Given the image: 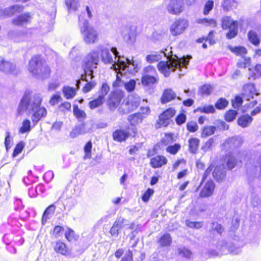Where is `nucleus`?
I'll list each match as a JSON object with an SVG mask.
<instances>
[{
	"instance_id": "obj_1",
	"label": "nucleus",
	"mask_w": 261,
	"mask_h": 261,
	"mask_svg": "<svg viewBox=\"0 0 261 261\" xmlns=\"http://www.w3.org/2000/svg\"><path fill=\"white\" fill-rule=\"evenodd\" d=\"M96 51L100 52L102 62L105 64H111V69L117 73L120 71L122 73H135L138 71V66L124 56H120L116 47L109 48L101 45L97 47Z\"/></svg>"
},
{
	"instance_id": "obj_2",
	"label": "nucleus",
	"mask_w": 261,
	"mask_h": 261,
	"mask_svg": "<svg viewBox=\"0 0 261 261\" xmlns=\"http://www.w3.org/2000/svg\"><path fill=\"white\" fill-rule=\"evenodd\" d=\"M42 98L40 94L30 95L25 94L19 102L17 108L18 115L23 113L27 115L32 114V120L35 124L47 114L45 108L41 107Z\"/></svg>"
},
{
	"instance_id": "obj_3",
	"label": "nucleus",
	"mask_w": 261,
	"mask_h": 261,
	"mask_svg": "<svg viewBox=\"0 0 261 261\" xmlns=\"http://www.w3.org/2000/svg\"><path fill=\"white\" fill-rule=\"evenodd\" d=\"M166 57L168 60L166 61H161L158 64L159 70L163 73L165 76H169L171 72L174 71L176 69H179L181 71L182 68H187V66L189 63V60H186L184 58H179L176 55H173L171 57L167 56L165 51H161L160 53H153L148 55L146 59L149 63H153L161 60L162 56Z\"/></svg>"
},
{
	"instance_id": "obj_4",
	"label": "nucleus",
	"mask_w": 261,
	"mask_h": 261,
	"mask_svg": "<svg viewBox=\"0 0 261 261\" xmlns=\"http://www.w3.org/2000/svg\"><path fill=\"white\" fill-rule=\"evenodd\" d=\"M99 62V53L95 49L92 50L86 55L83 60V67L85 74L81 75V79L76 81V86L79 88L81 81L88 82L87 76L90 77V80L93 77V69L96 68Z\"/></svg>"
},
{
	"instance_id": "obj_5",
	"label": "nucleus",
	"mask_w": 261,
	"mask_h": 261,
	"mask_svg": "<svg viewBox=\"0 0 261 261\" xmlns=\"http://www.w3.org/2000/svg\"><path fill=\"white\" fill-rule=\"evenodd\" d=\"M28 70L37 78L45 79L49 76L50 70L43 61L41 56L35 55L29 62Z\"/></svg>"
},
{
	"instance_id": "obj_6",
	"label": "nucleus",
	"mask_w": 261,
	"mask_h": 261,
	"mask_svg": "<svg viewBox=\"0 0 261 261\" xmlns=\"http://www.w3.org/2000/svg\"><path fill=\"white\" fill-rule=\"evenodd\" d=\"M81 33L85 42L94 44L98 41V33L96 29L89 25L87 20H82V16L79 17Z\"/></svg>"
},
{
	"instance_id": "obj_7",
	"label": "nucleus",
	"mask_w": 261,
	"mask_h": 261,
	"mask_svg": "<svg viewBox=\"0 0 261 261\" xmlns=\"http://www.w3.org/2000/svg\"><path fill=\"white\" fill-rule=\"evenodd\" d=\"M140 102V98L138 95H129L126 99L124 100L118 111L121 114L129 113L136 109Z\"/></svg>"
},
{
	"instance_id": "obj_8",
	"label": "nucleus",
	"mask_w": 261,
	"mask_h": 261,
	"mask_svg": "<svg viewBox=\"0 0 261 261\" xmlns=\"http://www.w3.org/2000/svg\"><path fill=\"white\" fill-rule=\"evenodd\" d=\"M159 77L154 67L148 66L144 69L142 76V84L144 86H150L157 83Z\"/></svg>"
},
{
	"instance_id": "obj_9",
	"label": "nucleus",
	"mask_w": 261,
	"mask_h": 261,
	"mask_svg": "<svg viewBox=\"0 0 261 261\" xmlns=\"http://www.w3.org/2000/svg\"><path fill=\"white\" fill-rule=\"evenodd\" d=\"M221 22L223 29H229L226 34L227 39H232L237 35L238 32L237 21L233 20L230 17L226 16L222 19Z\"/></svg>"
},
{
	"instance_id": "obj_10",
	"label": "nucleus",
	"mask_w": 261,
	"mask_h": 261,
	"mask_svg": "<svg viewBox=\"0 0 261 261\" xmlns=\"http://www.w3.org/2000/svg\"><path fill=\"white\" fill-rule=\"evenodd\" d=\"M136 72L132 73L127 72L125 73L121 74V72H120V71H118L117 72L116 80L113 83V87H118L124 86L125 89L128 92L133 91L135 88L136 82L134 80H130L129 82H124L123 80H121V76H122L123 75L127 76V73L134 74Z\"/></svg>"
},
{
	"instance_id": "obj_11",
	"label": "nucleus",
	"mask_w": 261,
	"mask_h": 261,
	"mask_svg": "<svg viewBox=\"0 0 261 261\" xmlns=\"http://www.w3.org/2000/svg\"><path fill=\"white\" fill-rule=\"evenodd\" d=\"M188 25V22L187 20L179 19L175 21L171 25V33L173 36L178 35L181 34Z\"/></svg>"
},
{
	"instance_id": "obj_12",
	"label": "nucleus",
	"mask_w": 261,
	"mask_h": 261,
	"mask_svg": "<svg viewBox=\"0 0 261 261\" xmlns=\"http://www.w3.org/2000/svg\"><path fill=\"white\" fill-rule=\"evenodd\" d=\"M217 248L220 250L222 253L226 254L230 252L233 254H237L241 252V249L239 247L234 245L233 244H228L223 241L219 242L217 246Z\"/></svg>"
},
{
	"instance_id": "obj_13",
	"label": "nucleus",
	"mask_w": 261,
	"mask_h": 261,
	"mask_svg": "<svg viewBox=\"0 0 261 261\" xmlns=\"http://www.w3.org/2000/svg\"><path fill=\"white\" fill-rule=\"evenodd\" d=\"M176 113V111L172 108H169L165 111L159 116V121L158 122L159 127L161 126H167L170 122V119Z\"/></svg>"
},
{
	"instance_id": "obj_14",
	"label": "nucleus",
	"mask_w": 261,
	"mask_h": 261,
	"mask_svg": "<svg viewBox=\"0 0 261 261\" xmlns=\"http://www.w3.org/2000/svg\"><path fill=\"white\" fill-rule=\"evenodd\" d=\"M128 221L122 217H118L110 230L112 236H118L121 228H123Z\"/></svg>"
},
{
	"instance_id": "obj_15",
	"label": "nucleus",
	"mask_w": 261,
	"mask_h": 261,
	"mask_svg": "<svg viewBox=\"0 0 261 261\" xmlns=\"http://www.w3.org/2000/svg\"><path fill=\"white\" fill-rule=\"evenodd\" d=\"M183 6L180 1L171 0L167 6V10L171 14L178 15L182 11Z\"/></svg>"
},
{
	"instance_id": "obj_16",
	"label": "nucleus",
	"mask_w": 261,
	"mask_h": 261,
	"mask_svg": "<svg viewBox=\"0 0 261 261\" xmlns=\"http://www.w3.org/2000/svg\"><path fill=\"white\" fill-rule=\"evenodd\" d=\"M91 132L90 128H87L85 123H82L76 125L70 133V137L74 138L80 135H83Z\"/></svg>"
},
{
	"instance_id": "obj_17",
	"label": "nucleus",
	"mask_w": 261,
	"mask_h": 261,
	"mask_svg": "<svg viewBox=\"0 0 261 261\" xmlns=\"http://www.w3.org/2000/svg\"><path fill=\"white\" fill-rule=\"evenodd\" d=\"M22 5H14L5 9L4 10L0 9V17L3 16H11L16 13H20L23 10Z\"/></svg>"
},
{
	"instance_id": "obj_18",
	"label": "nucleus",
	"mask_w": 261,
	"mask_h": 261,
	"mask_svg": "<svg viewBox=\"0 0 261 261\" xmlns=\"http://www.w3.org/2000/svg\"><path fill=\"white\" fill-rule=\"evenodd\" d=\"M31 19L32 16L29 13H25L14 18L12 22L14 25L22 26L30 23Z\"/></svg>"
},
{
	"instance_id": "obj_19",
	"label": "nucleus",
	"mask_w": 261,
	"mask_h": 261,
	"mask_svg": "<svg viewBox=\"0 0 261 261\" xmlns=\"http://www.w3.org/2000/svg\"><path fill=\"white\" fill-rule=\"evenodd\" d=\"M243 90L244 98L246 99L247 100H249L250 98H253L254 95H257L258 94V93L256 92L253 84L249 83L245 84L243 87Z\"/></svg>"
},
{
	"instance_id": "obj_20",
	"label": "nucleus",
	"mask_w": 261,
	"mask_h": 261,
	"mask_svg": "<svg viewBox=\"0 0 261 261\" xmlns=\"http://www.w3.org/2000/svg\"><path fill=\"white\" fill-rule=\"evenodd\" d=\"M15 69L16 66L14 64L0 57V71L7 73H14Z\"/></svg>"
},
{
	"instance_id": "obj_21",
	"label": "nucleus",
	"mask_w": 261,
	"mask_h": 261,
	"mask_svg": "<svg viewBox=\"0 0 261 261\" xmlns=\"http://www.w3.org/2000/svg\"><path fill=\"white\" fill-rule=\"evenodd\" d=\"M26 35L27 32L25 31L11 30L8 32V37L16 42L23 41Z\"/></svg>"
},
{
	"instance_id": "obj_22",
	"label": "nucleus",
	"mask_w": 261,
	"mask_h": 261,
	"mask_svg": "<svg viewBox=\"0 0 261 261\" xmlns=\"http://www.w3.org/2000/svg\"><path fill=\"white\" fill-rule=\"evenodd\" d=\"M214 188V182L212 180L208 181L206 182L203 188L202 189L200 194V196L202 197L210 196L213 194Z\"/></svg>"
},
{
	"instance_id": "obj_23",
	"label": "nucleus",
	"mask_w": 261,
	"mask_h": 261,
	"mask_svg": "<svg viewBox=\"0 0 261 261\" xmlns=\"http://www.w3.org/2000/svg\"><path fill=\"white\" fill-rule=\"evenodd\" d=\"M167 163V159L163 155H156L150 160V165L153 168L161 167L166 165Z\"/></svg>"
},
{
	"instance_id": "obj_24",
	"label": "nucleus",
	"mask_w": 261,
	"mask_h": 261,
	"mask_svg": "<svg viewBox=\"0 0 261 261\" xmlns=\"http://www.w3.org/2000/svg\"><path fill=\"white\" fill-rule=\"evenodd\" d=\"M129 136L127 131L122 129H117L113 134V139L118 142L125 141Z\"/></svg>"
},
{
	"instance_id": "obj_25",
	"label": "nucleus",
	"mask_w": 261,
	"mask_h": 261,
	"mask_svg": "<svg viewBox=\"0 0 261 261\" xmlns=\"http://www.w3.org/2000/svg\"><path fill=\"white\" fill-rule=\"evenodd\" d=\"M176 94L171 89H168L164 91L161 97V101L163 103H166L174 99Z\"/></svg>"
},
{
	"instance_id": "obj_26",
	"label": "nucleus",
	"mask_w": 261,
	"mask_h": 261,
	"mask_svg": "<svg viewBox=\"0 0 261 261\" xmlns=\"http://www.w3.org/2000/svg\"><path fill=\"white\" fill-rule=\"evenodd\" d=\"M225 144H228L230 148H238L242 145L243 140L240 137H234L227 139Z\"/></svg>"
},
{
	"instance_id": "obj_27",
	"label": "nucleus",
	"mask_w": 261,
	"mask_h": 261,
	"mask_svg": "<svg viewBox=\"0 0 261 261\" xmlns=\"http://www.w3.org/2000/svg\"><path fill=\"white\" fill-rule=\"evenodd\" d=\"M158 243L161 247L169 246L172 243V238L169 234L165 233L159 237Z\"/></svg>"
},
{
	"instance_id": "obj_28",
	"label": "nucleus",
	"mask_w": 261,
	"mask_h": 261,
	"mask_svg": "<svg viewBox=\"0 0 261 261\" xmlns=\"http://www.w3.org/2000/svg\"><path fill=\"white\" fill-rule=\"evenodd\" d=\"M54 248L56 252L63 255H67L69 254L67 246L65 243L59 241L56 242Z\"/></svg>"
},
{
	"instance_id": "obj_29",
	"label": "nucleus",
	"mask_w": 261,
	"mask_h": 261,
	"mask_svg": "<svg viewBox=\"0 0 261 261\" xmlns=\"http://www.w3.org/2000/svg\"><path fill=\"white\" fill-rule=\"evenodd\" d=\"M253 118L249 115H244L240 116L238 119V124L242 127L248 126L252 122Z\"/></svg>"
},
{
	"instance_id": "obj_30",
	"label": "nucleus",
	"mask_w": 261,
	"mask_h": 261,
	"mask_svg": "<svg viewBox=\"0 0 261 261\" xmlns=\"http://www.w3.org/2000/svg\"><path fill=\"white\" fill-rule=\"evenodd\" d=\"M143 119V115L140 113H135L132 114L128 117L127 120L131 125H136L141 123Z\"/></svg>"
},
{
	"instance_id": "obj_31",
	"label": "nucleus",
	"mask_w": 261,
	"mask_h": 261,
	"mask_svg": "<svg viewBox=\"0 0 261 261\" xmlns=\"http://www.w3.org/2000/svg\"><path fill=\"white\" fill-rule=\"evenodd\" d=\"M56 210V206L54 204L50 205L48 206L43 214L42 218V223L44 224L49 218V216L52 215L55 213Z\"/></svg>"
},
{
	"instance_id": "obj_32",
	"label": "nucleus",
	"mask_w": 261,
	"mask_h": 261,
	"mask_svg": "<svg viewBox=\"0 0 261 261\" xmlns=\"http://www.w3.org/2000/svg\"><path fill=\"white\" fill-rule=\"evenodd\" d=\"M199 140L197 138H191L189 140V151L192 153H196L199 146Z\"/></svg>"
},
{
	"instance_id": "obj_33",
	"label": "nucleus",
	"mask_w": 261,
	"mask_h": 261,
	"mask_svg": "<svg viewBox=\"0 0 261 261\" xmlns=\"http://www.w3.org/2000/svg\"><path fill=\"white\" fill-rule=\"evenodd\" d=\"M73 114L79 121H82L86 118V113L79 108L77 105L73 106Z\"/></svg>"
},
{
	"instance_id": "obj_34",
	"label": "nucleus",
	"mask_w": 261,
	"mask_h": 261,
	"mask_svg": "<svg viewBox=\"0 0 261 261\" xmlns=\"http://www.w3.org/2000/svg\"><path fill=\"white\" fill-rule=\"evenodd\" d=\"M63 92L64 96L66 99H71L76 94V91L74 88L70 87L69 86H65L63 89Z\"/></svg>"
},
{
	"instance_id": "obj_35",
	"label": "nucleus",
	"mask_w": 261,
	"mask_h": 261,
	"mask_svg": "<svg viewBox=\"0 0 261 261\" xmlns=\"http://www.w3.org/2000/svg\"><path fill=\"white\" fill-rule=\"evenodd\" d=\"M249 41L255 46H257L260 42V38L256 32L250 31L248 34Z\"/></svg>"
},
{
	"instance_id": "obj_36",
	"label": "nucleus",
	"mask_w": 261,
	"mask_h": 261,
	"mask_svg": "<svg viewBox=\"0 0 261 261\" xmlns=\"http://www.w3.org/2000/svg\"><path fill=\"white\" fill-rule=\"evenodd\" d=\"M122 96L119 94L114 93L109 100V104L111 107H117L121 101Z\"/></svg>"
},
{
	"instance_id": "obj_37",
	"label": "nucleus",
	"mask_w": 261,
	"mask_h": 261,
	"mask_svg": "<svg viewBox=\"0 0 261 261\" xmlns=\"http://www.w3.org/2000/svg\"><path fill=\"white\" fill-rule=\"evenodd\" d=\"M31 130V121L28 119L23 121L22 126L19 128V133L24 134L30 132Z\"/></svg>"
},
{
	"instance_id": "obj_38",
	"label": "nucleus",
	"mask_w": 261,
	"mask_h": 261,
	"mask_svg": "<svg viewBox=\"0 0 261 261\" xmlns=\"http://www.w3.org/2000/svg\"><path fill=\"white\" fill-rule=\"evenodd\" d=\"M104 101V99L98 96L96 98L89 102L88 106L91 109H94L101 106Z\"/></svg>"
},
{
	"instance_id": "obj_39",
	"label": "nucleus",
	"mask_w": 261,
	"mask_h": 261,
	"mask_svg": "<svg viewBox=\"0 0 261 261\" xmlns=\"http://www.w3.org/2000/svg\"><path fill=\"white\" fill-rule=\"evenodd\" d=\"M110 87L106 83H102L99 90L98 92V96L105 100V96L110 91Z\"/></svg>"
},
{
	"instance_id": "obj_40",
	"label": "nucleus",
	"mask_w": 261,
	"mask_h": 261,
	"mask_svg": "<svg viewBox=\"0 0 261 261\" xmlns=\"http://www.w3.org/2000/svg\"><path fill=\"white\" fill-rule=\"evenodd\" d=\"M216 130V127L213 126H205L202 129L201 136L206 137L214 134Z\"/></svg>"
},
{
	"instance_id": "obj_41",
	"label": "nucleus",
	"mask_w": 261,
	"mask_h": 261,
	"mask_svg": "<svg viewBox=\"0 0 261 261\" xmlns=\"http://www.w3.org/2000/svg\"><path fill=\"white\" fill-rule=\"evenodd\" d=\"M213 175L214 178L219 181L222 180L225 177V175L223 172L220 170V168L217 167L213 172Z\"/></svg>"
},
{
	"instance_id": "obj_42",
	"label": "nucleus",
	"mask_w": 261,
	"mask_h": 261,
	"mask_svg": "<svg viewBox=\"0 0 261 261\" xmlns=\"http://www.w3.org/2000/svg\"><path fill=\"white\" fill-rule=\"evenodd\" d=\"M65 3L69 11L71 10L75 11L79 6L76 0H66Z\"/></svg>"
},
{
	"instance_id": "obj_43",
	"label": "nucleus",
	"mask_w": 261,
	"mask_h": 261,
	"mask_svg": "<svg viewBox=\"0 0 261 261\" xmlns=\"http://www.w3.org/2000/svg\"><path fill=\"white\" fill-rule=\"evenodd\" d=\"M210 231H215L219 234H221L224 231V228L220 224L213 222L211 224V229Z\"/></svg>"
},
{
	"instance_id": "obj_44",
	"label": "nucleus",
	"mask_w": 261,
	"mask_h": 261,
	"mask_svg": "<svg viewBox=\"0 0 261 261\" xmlns=\"http://www.w3.org/2000/svg\"><path fill=\"white\" fill-rule=\"evenodd\" d=\"M197 111L201 113H204L206 114L213 113L215 112L214 107L212 105H207L199 107L197 109Z\"/></svg>"
},
{
	"instance_id": "obj_45",
	"label": "nucleus",
	"mask_w": 261,
	"mask_h": 261,
	"mask_svg": "<svg viewBox=\"0 0 261 261\" xmlns=\"http://www.w3.org/2000/svg\"><path fill=\"white\" fill-rule=\"evenodd\" d=\"M92 143L91 141L87 142L84 147L85 155L84 159L86 160L91 157Z\"/></svg>"
},
{
	"instance_id": "obj_46",
	"label": "nucleus",
	"mask_w": 261,
	"mask_h": 261,
	"mask_svg": "<svg viewBox=\"0 0 261 261\" xmlns=\"http://www.w3.org/2000/svg\"><path fill=\"white\" fill-rule=\"evenodd\" d=\"M179 255L190 258L192 255L191 251L185 247H180L177 249Z\"/></svg>"
},
{
	"instance_id": "obj_47",
	"label": "nucleus",
	"mask_w": 261,
	"mask_h": 261,
	"mask_svg": "<svg viewBox=\"0 0 261 261\" xmlns=\"http://www.w3.org/2000/svg\"><path fill=\"white\" fill-rule=\"evenodd\" d=\"M228 104V101L225 98H221L216 102L215 107L217 109L222 110L225 108Z\"/></svg>"
},
{
	"instance_id": "obj_48",
	"label": "nucleus",
	"mask_w": 261,
	"mask_h": 261,
	"mask_svg": "<svg viewBox=\"0 0 261 261\" xmlns=\"http://www.w3.org/2000/svg\"><path fill=\"white\" fill-rule=\"evenodd\" d=\"M237 114V112L235 110H229L225 114V120L228 122H231L233 121L235 119Z\"/></svg>"
},
{
	"instance_id": "obj_49",
	"label": "nucleus",
	"mask_w": 261,
	"mask_h": 261,
	"mask_svg": "<svg viewBox=\"0 0 261 261\" xmlns=\"http://www.w3.org/2000/svg\"><path fill=\"white\" fill-rule=\"evenodd\" d=\"M249 71L251 73H253L252 77L254 79L258 78L261 76V64H257L254 68V69L252 71V70L249 68Z\"/></svg>"
},
{
	"instance_id": "obj_50",
	"label": "nucleus",
	"mask_w": 261,
	"mask_h": 261,
	"mask_svg": "<svg viewBox=\"0 0 261 261\" xmlns=\"http://www.w3.org/2000/svg\"><path fill=\"white\" fill-rule=\"evenodd\" d=\"M213 90L212 87L210 85H204L199 89L200 93L202 95H208L211 94Z\"/></svg>"
},
{
	"instance_id": "obj_51",
	"label": "nucleus",
	"mask_w": 261,
	"mask_h": 261,
	"mask_svg": "<svg viewBox=\"0 0 261 261\" xmlns=\"http://www.w3.org/2000/svg\"><path fill=\"white\" fill-rule=\"evenodd\" d=\"M180 148V145L179 144H175L173 145H170L166 148L167 152L172 154H176L179 149Z\"/></svg>"
},
{
	"instance_id": "obj_52",
	"label": "nucleus",
	"mask_w": 261,
	"mask_h": 261,
	"mask_svg": "<svg viewBox=\"0 0 261 261\" xmlns=\"http://www.w3.org/2000/svg\"><path fill=\"white\" fill-rule=\"evenodd\" d=\"M186 223L188 227L197 229H199L203 226V223L201 222H193L189 220L186 221Z\"/></svg>"
},
{
	"instance_id": "obj_53",
	"label": "nucleus",
	"mask_w": 261,
	"mask_h": 261,
	"mask_svg": "<svg viewBox=\"0 0 261 261\" xmlns=\"http://www.w3.org/2000/svg\"><path fill=\"white\" fill-rule=\"evenodd\" d=\"M65 236L66 239L69 242H71L75 239L74 231L70 228H68L65 232Z\"/></svg>"
},
{
	"instance_id": "obj_54",
	"label": "nucleus",
	"mask_w": 261,
	"mask_h": 261,
	"mask_svg": "<svg viewBox=\"0 0 261 261\" xmlns=\"http://www.w3.org/2000/svg\"><path fill=\"white\" fill-rule=\"evenodd\" d=\"M96 85V83L93 81H90L86 83L83 88V92L86 93L91 91Z\"/></svg>"
},
{
	"instance_id": "obj_55",
	"label": "nucleus",
	"mask_w": 261,
	"mask_h": 261,
	"mask_svg": "<svg viewBox=\"0 0 261 261\" xmlns=\"http://www.w3.org/2000/svg\"><path fill=\"white\" fill-rule=\"evenodd\" d=\"M214 143V139L213 138L209 139L202 147V149L205 151L211 149Z\"/></svg>"
},
{
	"instance_id": "obj_56",
	"label": "nucleus",
	"mask_w": 261,
	"mask_h": 261,
	"mask_svg": "<svg viewBox=\"0 0 261 261\" xmlns=\"http://www.w3.org/2000/svg\"><path fill=\"white\" fill-rule=\"evenodd\" d=\"M214 6V2L213 1H208L205 4L203 14L207 15L209 12L212 10Z\"/></svg>"
},
{
	"instance_id": "obj_57",
	"label": "nucleus",
	"mask_w": 261,
	"mask_h": 261,
	"mask_svg": "<svg viewBox=\"0 0 261 261\" xmlns=\"http://www.w3.org/2000/svg\"><path fill=\"white\" fill-rule=\"evenodd\" d=\"M197 22L198 23L205 24L207 25H211L214 27L216 25V22L213 19L208 20L206 18L199 19L197 20Z\"/></svg>"
},
{
	"instance_id": "obj_58",
	"label": "nucleus",
	"mask_w": 261,
	"mask_h": 261,
	"mask_svg": "<svg viewBox=\"0 0 261 261\" xmlns=\"http://www.w3.org/2000/svg\"><path fill=\"white\" fill-rule=\"evenodd\" d=\"M188 130L190 132H195L198 129V125L197 123L193 121H191L187 124Z\"/></svg>"
},
{
	"instance_id": "obj_59",
	"label": "nucleus",
	"mask_w": 261,
	"mask_h": 261,
	"mask_svg": "<svg viewBox=\"0 0 261 261\" xmlns=\"http://www.w3.org/2000/svg\"><path fill=\"white\" fill-rule=\"evenodd\" d=\"M243 102V100L241 97L237 96L234 100H232V107L236 109L239 108Z\"/></svg>"
},
{
	"instance_id": "obj_60",
	"label": "nucleus",
	"mask_w": 261,
	"mask_h": 261,
	"mask_svg": "<svg viewBox=\"0 0 261 261\" xmlns=\"http://www.w3.org/2000/svg\"><path fill=\"white\" fill-rule=\"evenodd\" d=\"M24 147L23 143L20 142L18 143L15 147L14 152L13 153V156L15 157L17 156L22 150Z\"/></svg>"
},
{
	"instance_id": "obj_61",
	"label": "nucleus",
	"mask_w": 261,
	"mask_h": 261,
	"mask_svg": "<svg viewBox=\"0 0 261 261\" xmlns=\"http://www.w3.org/2000/svg\"><path fill=\"white\" fill-rule=\"evenodd\" d=\"M232 51L238 55H245L247 53V49L242 46L236 47L231 49Z\"/></svg>"
},
{
	"instance_id": "obj_62",
	"label": "nucleus",
	"mask_w": 261,
	"mask_h": 261,
	"mask_svg": "<svg viewBox=\"0 0 261 261\" xmlns=\"http://www.w3.org/2000/svg\"><path fill=\"white\" fill-rule=\"evenodd\" d=\"M59 109L62 112L70 111L71 109V103L69 102L65 101L59 106Z\"/></svg>"
},
{
	"instance_id": "obj_63",
	"label": "nucleus",
	"mask_w": 261,
	"mask_h": 261,
	"mask_svg": "<svg viewBox=\"0 0 261 261\" xmlns=\"http://www.w3.org/2000/svg\"><path fill=\"white\" fill-rule=\"evenodd\" d=\"M153 190L148 189L143 195L142 197V200L144 202H147L149 200L150 197L153 194Z\"/></svg>"
},
{
	"instance_id": "obj_64",
	"label": "nucleus",
	"mask_w": 261,
	"mask_h": 261,
	"mask_svg": "<svg viewBox=\"0 0 261 261\" xmlns=\"http://www.w3.org/2000/svg\"><path fill=\"white\" fill-rule=\"evenodd\" d=\"M236 164V161L233 156L228 157L227 161V166L229 169H231L234 167Z\"/></svg>"
}]
</instances>
